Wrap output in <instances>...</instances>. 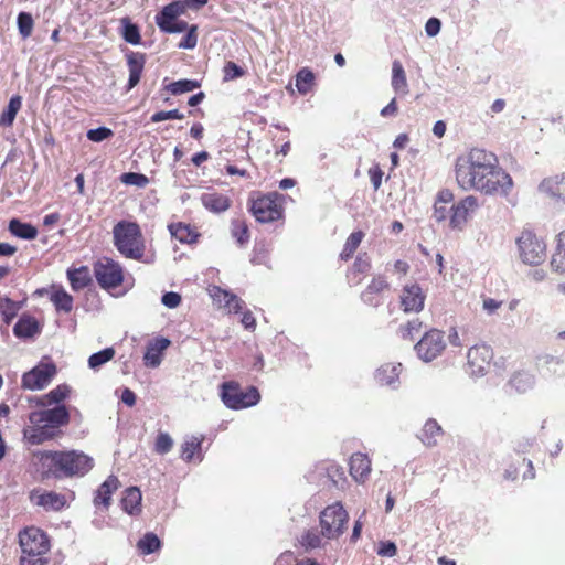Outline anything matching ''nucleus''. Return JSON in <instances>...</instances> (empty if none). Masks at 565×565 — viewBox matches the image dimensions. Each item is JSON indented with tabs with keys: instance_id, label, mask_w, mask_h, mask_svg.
Listing matches in <instances>:
<instances>
[{
	"instance_id": "9",
	"label": "nucleus",
	"mask_w": 565,
	"mask_h": 565,
	"mask_svg": "<svg viewBox=\"0 0 565 565\" xmlns=\"http://www.w3.org/2000/svg\"><path fill=\"white\" fill-rule=\"evenodd\" d=\"M520 258L529 265H540L546 258V244L533 231L524 230L516 239Z\"/></svg>"
},
{
	"instance_id": "3",
	"label": "nucleus",
	"mask_w": 565,
	"mask_h": 565,
	"mask_svg": "<svg viewBox=\"0 0 565 565\" xmlns=\"http://www.w3.org/2000/svg\"><path fill=\"white\" fill-rule=\"evenodd\" d=\"M492 152L484 149L472 148L459 156L455 163V178L459 188L465 191L476 190L477 182L483 177L489 158Z\"/></svg>"
},
{
	"instance_id": "45",
	"label": "nucleus",
	"mask_w": 565,
	"mask_h": 565,
	"mask_svg": "<svg viewBox=\"0 0 565 565\" xmlns=\"http://www.w3.org/2000/svg\"><path fill=\"white\" fill-rule=\"evenodd\" d=\"M202 447V439L192 436L185 440L181 446V457L184 461L190 462L194 459L195 455H200Z\"/></svg>"
},
{
	"instance_id": "4",
	"label": "nucleus",
	"mask_w": 565,
	"mask_h": 565,
	"mask_svg": "<svg viewBox=\"0 0 565 565\" xmlns=\"http://www.w3.org/2000/svg\"><path fill=\"white\" fill-rule=\"evenodd\" d=\"M113 242L125 258L140 260L146 252V243L137 222L119 221L113 227Z\"/></svg>"
},
{
	"instance_id": "60",
	"label": "nucleus",
	"mask_w": 565,
	"mask_h": 565,
	"mask_svg": "<svg viewBox=\"0 0 565 565\" xmlns=\"http://www.w3.org/2000/svg\"><path fill=\"white\" fill-rule=\"evenodd\" d=\"M320 536L315 532H307L301 540V544L307 548H316L320 545Z\"/></svg>"
},
{
	"instance_id": "33",
	"label": "nucleus",
	"mask_w": 565,
	"mask_h": 565,
	"mask_svg": "<svg viewBox=\"0 0 565 565\" xmlns=\"http://www.w3.org/2000/svg\"><path fill=\"white\" fill-rule=\"evenodd\" d=\"M392 87L396 94L405 96L409 93L406 73L399 61L392 64Z\"/></svg>"
},
{
	"instance_id": "18",
	"label": "nucleus",
	"mask_w": 565,
	"mask_h": 565,
	"mask_svg": "<svg viewBox=\"0 0 565 565\" xmlns=\"http://www.w3.org/2000/svg\"><path fill=\"white\" fill-rule=\"evenodd\" d=\"M68 478L85 476L94 466L93 459L82 451L63 450Z\"/></svg>"
},
{
	"instance_id": "15",
	"label": "nucleus",
	"mask_w": 565,
	"mask_h": 565,
	"mask_svg": "<svg viewBox=\"0 0 565 565\" xmlns=\"http://www.w3.org/2000/svg\"><path fill=\"white\" fill-rule=\"evenodd\" d=\"M30 501L43 508L46 512H58L67 507L68 499L65 494L43 489H33L30 492Z\"/></svg>"
},
{
	"instance_id": "47",
	"label": "nucleus",
	"mask_w": 565,
	"mask_h": 565,
	"mask_svg": "<svg viewBox=\"0 0 565 565\" xmlns=\"http://www.w3.org/2000/svg\"><path fill=\"white\" fill-rule=\"evenodd\" d=\"M51 301L54 303L57 310L71 312L73 309V297L64 289L54 291L51 296Z\"/></svg>"
},
{
	"instance_id": "43",
	"label": "nucleus",
	"mask_w": 565,
	"mask_h": 565,
	"mask_svg": "<svg viewBox=\"0 0 565 565\" xmlns=\"http://www.w3.org/2000/svg\"><path fill=\"white\" fill-rule=\"evenodd\" d=\"M533 376L522 371L513 373L509 381V385L518 393L527 392L533 386Z\"/></svg>"
},
{
	"instance_id": "44",
	"label": "nucleus",
	"mask_w": 565,
	"mask_h": 565,
	"mask_svg": "<svg viewBox=\"0 0 565 565\" xmlns=\"http://www.w3.org/2000/svg\"><path fill=\"white\" fill-rule=\"evenodd\" d=\"M315 84L313 73L307 68H301L296 75V87L302 95L309 93Z\"/></svg>"
},
{
	"instance_id": "11",
	"label": "nucleus",
	"mask_w": 565,
	"mask_h": 565,
	"mask_svg": "<svg viewBox=\"0 0 565 565\" xmlns=\"http://www.w3.org/2000/svg\"><path fill=\"white\" fill-rule=\"evenodd\" d=\"M33 457L41 467L43 478H68L63 450H36Z\"/></svg>"
},
{
	"instance_id": "21",
	"label": "nucleus",
	"mask_w": 565,
	"mask_h": 565,
	"mask_svg": "<svg viewBox=\"0 0 565 565\" xmlns=\"http://www.w3.org/2000/svg\"><path fill=\"white\" fill-rule=\"evenodd\" d=\"M520 473L524 480H531L535 477L532 461L518 455L515 458L511 459L509 467L505 469L504 478L514 481L519 478Z\"/></svg>"
},
{
	"instance_id": "56",
	"label": "nucleus",
	"mask_w": 565,
	"mask_h": 565,
	"mask_svg": "<svg viewBox=\"0 0 565 565\" xmlns=\"http://www.w3.org/2000/svg\"><path fill=\"white\" fill-rule=\"evenodd\" d=\"M198 26L191 25L179 43L180 49H194L198 44Z\"/></svg>"
},
{
	"instance_id": "28",
	"label": "nucleus",
	"mask_w": 565,
	"mask_h": 565,
	"mask_svg": "<svg viewBox=\"0 0 565 565\" xmlns=\"http://www.w3.org/2000/svg\"><path fill=\"white\" fill-rule=\"evenodd\" d=\"M41 332L38 320L30 315H22L13 327V333L19 339L32 338Z\"/></svg>"
},
{
	"instance_id": "52",
	"label": "nucleus",
	"mask_w": 565,
	"mask_h": 565,
	"mask_svg": "<svg viewBox=\"0 0 565 565\" xmlns=\"http://www.w3.org/2000/svg\"><path fill=\"white\" fill-rule=\"evenodd\" d=\"M33 18L28 12H20L18 15V29L23 39L29 38L33 31Z\"/></svg>"
},
{
	"instance_id": "24",
	"label": "nucleus",
	"mask_w": 565,
	"mask_h": 565,
	"mask_svg": "<svg viewBox=\"0 0 565 565\" xmlns=\"http://www.w3.org/2000/svg\"><path fill=\"white\" fill-rule=\"evenodd\" d=\"M540 191L557 202L565 203V174H556L544 179Z\"/></svg>"
},
{
	"instance_id": "8",
	"label": "nucleus",
	"mask_w": 565,
	"mask_h": 565,
	"mask_svg": "<svg viewBox=\"0 0 565 565\" xmlns=\"http://www.w3.org/2000/svg\"><path fill=\"white\" fill-rule=\"evenodd\" d=\"M93 273L98 286L111 292L121 287L125 280V268L111 257H100L93 264Z\"/></svg>"
},
{
	"instance_id": "63",
	"label": "nucleus",
	"mask_w": 565,
	"mask_h": 565,
	"mask_svg": "<svg viewBox=\"0 0 565 565\" xmlns=\"http://www.w3.org/2000/svg\"><path fill=\"white\" fill-rule=\"evenodd\" d=\"M440 21L437 18H430L425 25V31L429 36H435L440 31Z\"/></svg>"
},
{
	"instance_id": "59",
	"label": "nucleus",
	"mask_w": 565,
	"mask_h": 565,
	"mask_svg": "<svg viewBox=\"0 0 565 565\" xmlns=\"http://www.w3.org/2000/svg\"><path fill=\"white\" fill-rule=\"evenodd\" d=\"M377 554L380 556L393 557L397 554V547L391 541H382L379 543Z\"/></svg>"
},
{
	"instance_id": "5",
	"label": "nucleus",
	"mask_w": 565,
	"mask_h": 565,
	"mask_svg": "<svg viewBox=\"0 0 565 565\" xmlns=\"http://www.w3.org/2000/svg\"><path fill=\"white\" fill-rule=\"evenodd\" d=\"M285 198L278 192H255L248 199V210L259 223H270L284 217Z\"/></svg>"
},
{
	"instance_id": "19",
	"label": "nucleus",
	"mask_w": 565,
	"mask_h": 565,
	"mask_svg": "<svg viewBox=\"0 0 565 565\" xmlns=\"http://www.w3.org/2000/svg\"><path fill=\"white\" fill-rule=\"evenodd\" d=\"M426 296L417 284L405 286L401 294V308L404 312H419L424 308Z\"/></svg>"
},
{
	"instance_id": "26",
	"label": "nucleus",
	"mask_w": 565,
	"mask_h": 565,
	"mask_svg": "<svg viewBox=\"0 0 565 565\" xmlns=\"http://www.w3.org/2000/svg\"><path fill=\"white\" fill-rule=\"evenodd\" d=\"M127 66L129 71V79L127 84V90L132 89L135 86L138 85L140 82L145 63H146V56L143 53L139 52H130L127 54Z\"/></svg>"
},
{
	"instance_id": "22",
	"label": "nucleus",
	"mask_w": 565,
	"mask_h": 565,
	"mask_svg": "<svg viewBox=\"0 0 565 565\" xmlns=\"http://www.w3.org/2000/svg\"><path fill=\"white\" fill-rule=\"evenodd\" d=\"M119 479L116 476L110 475L96 490L93 500L94 505L103 507L105 510H108L111 504V497L119 489Z\"/></svg>"
},
{
	"instance_id": "23",
	"label": "nucleus",
	"mask_w": 565,
	"mask_h": 565,
	"mask_svg": "<svg viewBox=\"0 0 565 565\" xmlns=\"http://www.w3.org/2000/svg\"><path fill=\"white\" fill-rule=\"evenodd\" d=\"M200 200L206 210L216 214L227 211L232 205L231 198L217 191L202 193Z\"/></svg>"
},
{
	"instance_id": "1",
	"label": "nucleus",
	"mask_w": 565,
	"mask_h": 565,
	"mask_svg": "<svg viewBox=\"0 0 565 565\" xmlns=\"http://www.w3.org/2000/svg\"><path fill=\"white\" fill-rule=\"evenodd\" d=\"M72 394V387L62 383L49 393L34 397L32 402L43 409L29 414V425L23 428V438L31 446L55 440L64 435L63 428L71 422L68 408L63 404Z\"/></svg>"
},
{
	"instance_id": "38",
	"label": "nucleus",
	"mask_w": 565,
	"mask_h": 565,
	"mask_svg": "<svg viewBox=\"0 0 565 565\" xmlns=\"http://www.w3.org/2000/svg\"><path fill=\"white\" fill-rule=\"evenodd\" d=\"M365 234L362 231H355L349 235L347 238L343 248L340 253V259L343 262H348L351 259L359 248L362 239L364 238Z\"/></svg>"
},
{
	"instance_id": "41",
	"label": "nucleus",
	"mask_w": 565,
	"mask_h": 565,
	"mask_svg": "<svg viewBox=\"0 0 565 565\" xmlns=\"http://www.w3.org/2000/svg\"><path fill=\"white\" fill-rule=\"evenodd\" d=\"M371 269L370 259L364 256H358L349 270L348 277L354 285H359L362 281V278H358V275H365Z\"/></svg>"
},
{
	"instance_id": "64",
	"label": "nucleus",
	"mask_w": 565,
	"mask_h": 565,
	"mask_svg": "<svg viewBox=\"0 0 565 565\" xmlns=\"http://www.w3.org/2000/svg\"><path fill=\"white\" fill-rule=\"evenodd\" d=\"M369 175H370V179H371V182H372L374 189L377 190L382 183L383 172L381 171V169L379 167H375V168H371L369 170Z\"/></svg>"
},
{
	"instance_id": "40",
	"label": "nucleus",
	"mask_w": 565,
	"mask_h": 565,
	"mask_svg": "<svg viewBox=\"0 0 565 565\" xmlns=\"http://www.w3.org/2000/svg\"><path fill=\"white\" fill-rule=\"evenodd\" d=\"M162 546V543L157 534L147 532L138 542L137 548L142 555H149L158 552Z\"/></svg>"
},
{
	"instance_id": "49",
	"label": "nucleus",
	"mask_w": 565,
	"mask_h": 565,
	"mask_svg": "<svg viewBox=\"0 0 565 565\" xmlns=\"http://www.w3.org/2000/svg\"><path fill=\"white\" fill-rule=\"evenodd\" d=\"M115 356V350L113 348H106L99 352L92 354L88 359V365L90 369L96 370L103 364L109 362Z\"/></svg>"
},
{
	"instance_id": "34",
	"label": "nucleus",
	"mask_w": 565,
	"mask_h": 565,
	"mask_svg": "<svg viewBox=\"0 0 565 565\" xmlns=\"http://www.w3.org/2000/svg\"><path fill=\"white\" fill-rule=\"evenodd\" d=\"M9 232L22 239H34L38 236V228L30 223H23L19 218H12L8 226Z\"/></svg>"
},
{
	"instance_id": "7",
	"label": "nucleus",
	"mask_w": 565,
	"mask_h": 565,
	"mask_svg": "<svg viewBox=\"0 0 565 565\" xmlns=\"http://www.w3.org/2000/svg\"><path fill=\"white\" fill-rule=\"evenodd\" d=\"M220 396L224 405L234 411L255 406L260 401V393L257 387H242L236 381L223 382L220 386Z\"/></svg>"
},
{
	"instance_id": "25",
	"label": "nucleus",
	"mask_w": 565,
	"mask_h": 565,
	"mask_svg": "<svg viewBox=\"0 0 565 565\" xmlns=\"http://www.w3.org/2000/svg\"><path fill=\"white\" fill-rule=\"evenodd\" d=\"M349 467L351 477L360 483H363L371 473V460L367 455L362 452L351 456Z\"/></svg>"
},
{
	"instance_id": "35",
	"label": "nucleus",
	"mask_w": 565,
	"mask_h": 565,
	"mask_svg": "<svg viewBox=\"0 0 565 565\" xmlns=\"http://www.w3.org/2000/svg\"><path fill=\"white\" fill-rule=\"evenodd\" d=\"M231 235L241 247L247 245L250 239L247 222L242 217L233 218L231 221Z\"/></svg>"
},
{
	"instance_id": "27",
	"label": "nucleus",
	"mask_w": 565,
	"mask_h": 565,
	"mask_svg": "<svg viewBox=\"0 0 565 565\" xmlns=\"http://www.w3.org/2000/svg\"><path fill=\"white\" fill-rule=\"evenodd\" d=\"M185 4L180 1H173L156 15V23L161 31L166 32L173 24L177 18L184 12Z\"/></svg>"
},
{
	"instance_id": "29",
	"label": "nucleus",
	"mask_w": 565,
	"mask_h": 565,
	"mask_svg": "<svg viewBox=\"0 0 565 565\" xmlns=\"http://www.w3.org/2000/svg\"><path fill=\"white\" fill-rule=\"evenodd\" d=\"M170 343V340L167 338H158L153 342H150L143 356L145 364L150 367L159 366L162 353Z\"/></svg>"
},
{
	"instance_id": "54",
	"label": "nucleus",
	"mask_w": 565,
	"mask_h": 565,
	"mask_svg": "<svg viewBox=\"0 0 565 565\" xmlns=\"http://www.w3.org/2000/svg\"><path fill=\"white\" fill-rule=\"evenodd\" d=\"M396 366L394 365H385L382 366L376 374V377L381 384L391 385L397 379V374L395 373Z\"/></svg>"
},
{
	"instance_id": "14",
	"label": "nucleus",
	"mask_w": 565,
	"mask_h": 565,
	"mask_svg": "<svg viewBox=\"0 0 565 565\" xmlns=\"http://www.w3.org/2000/svg\"><path fill=\"white\" fill-rule=\"evenodd\" d=\"M391 290V284L386 276L375 275L365 289L361 292V300L370 307H379L384 302L385 295Z\"/></svg>"
},
{
	"instance_id": "58",
	"label": "nucleus",
	"mask_w": 565,
	"mask_h": 565,
	"mask_svg": "<svg viewBox=\"0 0 565 565\" xmlns=\"http://www.w3.org/2000/svg\"><path fill=\"white\" fill-rule=\"evenodd\" d=\"M184 115L178 109L157 111L151 116L152 122H160L170 119H183Z\"/></svg>"
},
{
	"instance_id": "62",
	"label": "nucleus",
	"mask_w": 565,
	"mask_h": 565,
	"mask_svg": "<svg viewBox=\"0 0 565 565\" xmlns=\"http://www.w3.org/2000/svg\"><path fill=\"white\" fill-rule=\"evenodd\" d=\"M181 302V296L177 292L170 291L162 296V303L168 308H175Z\"/></svg>"
},
{
	"instance_id": "51",
	"label": "nucleus",
	"mask_w": 565,
	"mask_h": 565,
	"mask_svg": "<svg viewBox=\"0 0 565 565\" xmlns=\"http://www.w3.org/2000/svg\"><path fill=\"white\" fill-rule=\"evenodd\" d=\"M173 447V439L168 433L160 431L154 440L153 450L159 455L168 454Z\"/></svg>"
},
{
	"instance_id": "46",
	"label": "nucleus",
	"mask_w": 565,
	"mask_h": 565,
	"mask_svg": "<svg viewBox=\"0 0 565 565\" xmlns=\"http://www.w3.org/2000/svg\"><path fill=\"white\" fill-rule=\"evenodd\" d=\"M423 323L418 318L409 320L398 329L399 337L405 341H414L420 333Z\"/></svg>"
},
{
	"instance_id": "39",
	"label": "nucleus",
	"mask_w": 565,
	"mask_h": 565,
	"mask_svg": "<svg viewBox=\"0 0 565 565\" xmlns=\"http://www.w3.org/2000/svg\"><path fill=\"white\" fill-rule=\"evenodd\" d=\"M22 98L19 95L12 96L7 109L0 115V126L11 127L15 120L17 114L21 109Z\"/></svg>"
},
{
	"instance_id": "55",
	"label": "nucleus",
	"mask_w": 565,
	"mask_h": 565,
	"mask_svg": "<svg viewBox=\"0 0 565 565\" xmlns=\"http://www.w3.org/2000/svg\"><path fill=\"white\" fill-rule=\"evenodd\" d=\"M245 71L236 63L228 61L223 67V79L225 82L244 76Z\"/></svg>"
},
{
	"instance_id": "57",
	"label": "nucleus",
	"mask_w": 565,
	"mask_h": 565,
	"mask_svg": "<svg viewBox=\"0 0 565 565\" xmlns=\"http://www.w3.org/2000/svg\"><path fill=\"white\" fill-rule=\"evenodd\" d=\"M113 135V130L107 127H99L87 131V138L93 142H102L110 138Z\"/></svg>"
},
{
	"instance_id": "17",
	"label": "nucleus",
	"mask_w": 565,
	"mask_h": 565,
	"mask_svg": "<svg viewBox=\"0 0 565 565\" xmlns=\"http://www.w3.org/2000/svg\"><path fill=\"white\" fill-rule=\"evenodd\" d=\"M493 358L492 349L489 345H473L468 350V366L472 374L482 375L490 366Z\"/></svg>"
},
{
	"instance_id": "16",
	"label": "nucleus",
	"mask_w": 565,
	"mask_h": 565,
	"mask_svg": "<svg viewBox=\"0 0 565 565\" xmlns=\"http://www.w3.org/2000/svg\"><path fill=\"white\" fill-rule=\"evenodd\" d=\"M478 206V199L475 195H468L456 204H452L449 215V226L454 230H462L471 213H473Z\"/></svg>"
},
{
	"instance_id": "61",
	"label": "nucleus",
	"mask_w": 565,
	"mask_h": 565,
	"mask_svg": "<svg viewBox=\"0 0 565 565\" xmlns=\"http://www.w3.org/2000/svg\"><path fill=\"white\" fill-rule=\"evenodd\" d=\"M561 364H562V360L559 358H556V356H553L550 354H545V355L537 358V366L542 370L543 369L548 370L550 365H561Z\"/></svg>"
},
{
	"instance_id": "20",
	"label": "nucleus",
	"mask_w": 565,
	"mask_h": 565,
	"mask_svg": "<svg viewBox=\"0 0 565 565\" xmlns=\"http://www.w3.org/2000/svg\"><path fill=\"white\" fill-rule=\"evenodd\" d=\"M210 295L217 307L227 313H237L243 309L244 301L238 296L218 286H213Z\"/></svg>"
},
{
	"instance_id": "50",
	"label": "nucleus",
	"mask_w": 565,
	"mask_h": 565,
	"mask_svg": "<svg viewBox=\"0 0 565 565\" xmlns=\"http://www.w3.org/2000/svg\"><path fill=\"white\" fill-rule=\"evenodd\" d=\"M199 87V83L196 81L191 79H180L173 82L167 86V89L172 95H180L183 93L192 92L193 89Z\"/></svg>"
},
{
	"instance_id": "6",
	"label": "nucleus",
	"mask_w": 565,
	"mask_h": 565,
	"mask_svg": "<svg viewBox=\"0 0 565 565\" xmlns=\"http://www.w3.org/2000/svg\"><path fill=\"white\" fill-rule=\"evenodd\" d=\"M488 166L483 177L477 182L476 191L487 195H508L513 186L511 175L499 166L498 158L492 153L488 157Z\"/></svg>"
},
{
	"instance_id": "37",
	"label": "nucleus",
	"mask_w": 565,
	"mask_h": 565,
	"mask_svg": "<svg viewBox=\"0 0 565 565\" xmlns=\"http://www.w3.org/2000/svg\"><path fill=\"white\" fill-rule=\"evenodd\" d=\"M551 266L553 270L565 274V230L557 236V245L552 256Z\"/></svg>"
},
{
	"instance_id": "10",
	"label": "nucleus",
	"mask_w": 565,
	"mask_h": 565,
	"mask_svg": "<svg viewBox=\"0 0 565 565\" xmlns=\"http://www.w3.org/2000/svg\"><path fill=\"white\" fill-rule=\"evenodd\" d=\"M349 515L341 503L328 505L320 513L321 533L328 539L339 537L347 529Z\"/></svg>"
},
{
	"instance_id": "13",
	"label": "nucleus",
	"mask_w": 565,
	"mask_h": 565,
	"mask_svg": "<svg viewBox=\"0 0 565 565\" xmlns=\"http://www.w3.org/2000/svg\"><path fill=\"white\" fill-rule=\"evenodd\" d=\"M446 344L444 334L437 329H431L415 345V350L424 361L436 359L444 351Z\"/></svg>"
},
{
	"instance_id": "12",
	"label": "nucleus",
	"mask_w": 565,
	"mask_h": 565,
	"mask_svg": "<svg viewBox=\"0 0 565 565\" xmlns=\"http://www.w3.org/2000/svg\"><path fill=\"white\" fill-rule=\"evenodd\" d=\"M57 373V367L52 361H41L32 370L22 375L21 387L30 391L45 388Z\"/></svg>"
},
{
	"instance_id": "42",
	"label": "nucleus",
	"mask_w": 565,
	"mask_h": 565,
	"mask_svg": "<svg viewBox=\"0 0 565 565\" xmlns=\"http://www.w3.org/2000/svg\"><path fill=\"white\" fill-rule=\"evenodd\" d=\"M443 434L440 425L435 419H428L422 429V441L426 446L436 445V438Z\"/></svg>"
},
{
	"instance_id": "30",
	"label": "nucleus",
	"mask_w": 565,
	"mask_h": 565,
	"mask_svg": "<svg viewBox=\"0 0 565 565\" xmlns=\"http://www.w3.org/2000/svg\"><path fill=\"white\" fill-rule=\"evenodd\" d=\"M142 494L139 488L130 487L124 491L120 500L122 510L130 515H139L141 513Z\"/></svg>"
},
{
	"instance_id": "53",
	"label": "nucleus",
	"mask_w": 565,
	"mask_h": 565,
	"mask_svg": "<svg viewBox=\"0 0 565 565\" xmlns=\"http://www.w3.org/2000/svg\"><path fill=\"white\" fill-rule=\"evenodd\" d=\"M122 183L128 185H136L138 188H145L149 183L147 175L136 172H126L120 177Z\"/></svg>"
},
{
	"instance_id": "36",
	"label": "nucleus",
	"mask_w": 565,
	"mask_h": 565,
	"mask_svg": "<svg viewBox=\"0 0 565 565\" xmlns=\"http://www.w3.org/2000/svg\"><path fill=\"white\" fill-rule=\"evenodd\" d=\"M22 305L23 302L14 301L9 297L0 298V316L7 326L18 316Z\"/></svg>"
},
{
	"instance_id": "2",
	"label": "nucleus",
	"mask_w": 565,
	"mask_h": 565,
	"mask_svg": "<svg viewBox=\"0 0 565 565\" xmlns=\"http://www.w3.org/2000/svg\"><path fill=\"white\" fill-rule=\"evenodd\" d=\"M18 542L21 548L19 565H47L51 551V540L45 531L31 525L18 533Z\"/></svg>"
},
{
	"instance_id": "48",
	"label": "nucleus",
	"mask_w": 565,
	"mask_h": 565,
	"mask_svg": "<svg viewBox=\"0 0 565 565\" xmlns=\"http://www.w3.org/2000/svg\"><path fill=\"white\" fill-rule=\"evenodd\" d=\"M121 22L124 24L122 38L125 41L134 45L139 44L141 42L139 28L131 23L129 18H124Z\"/></svg>"
},
{
	"instance_id": "31",
	"label": "nucleus",
	"mask_w": 565,
	"mask_h": 565,
	"mask_svg": "<svg viewBox=\"0 0 565 565\" xmlns=\"http://www.w3.org/2000/svg\"><path fill=\"white\" fill-rule=\"evenodd\" d=\"M67 278L72 289L75 291L83 290L92 284V276L87 266L70 268L67 270Z\"/></svg>"
},
{
	"instance_id": "32",
	"label": "nucleus",
	"mask_w": 565,
	"mask_h": 565,
	"mask_svg": "<svg viewBox=\"0 0 565 565\" xmlns=\"http://www.w3.org/2000/svg\"><path fill=\"white\" fill-rule=\"evenodd\" d=\"M169 231L171 235L178 239L180 243H195L199 234L195 230L186 223L178 222L169 225Z\"/></svg>"
}]
</instances>
